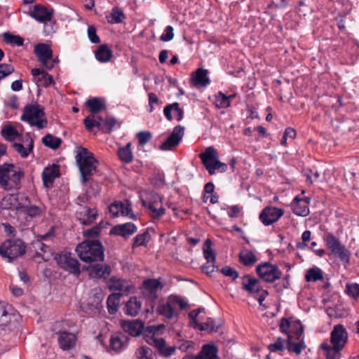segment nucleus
I'll use <instances>...</instances> for the list:
<instances>
[{"mask_svg":"<svg viewBox=\"0 0 359 359\" xmlns=\"http://www.w3.org/2000/svg\"><path fill=\"white\" fill-rule=\"evenodd\" d=\"M241 279L243 290L255 297L257 295V299L259 304L262 305V302L269 295V292L262 289L260 280L249 274L243 276Z\"/></svg>","mask_w":359,"mask_h":359,"instance_id":"obj_7","label":"nucleus"},{"mask_svg":"<svg viewBox=\"0 0 359 359\" xmlns=\"http://www.w3.org/2000/svg\"><path fill=\"white\" fill-rule=\"evenodd\" d=\"M292 334L294 336V339L299 340L303 333V327L299 320L292 322L291 328Z\"/></svg>","mask_w":359,"mask_h":359,"instance_id":"obj_58","label":"nucleus"},{"mask_svg":"<svg viewBox=\"0 0 359 359\" xmlns=\"http://www.w3.org/2000/svg\"><path fill=\"white\" fill-rule=\"evenodd\" d=\"M153 355L152 350L147 346H142L135 352L137 359H153Z\"/></svg>","mask_w":359,"mask_h":359,"instance_id":"obj_52","label":"nucleus"},{"mask_svg":"<svg viewBox=\"0 0 359 359\" xmlns=\"http://www.w3.org/2000/svg\"><path fill=\"white\" fill-rule=\"evenodd\" d=\"M11 311V305L0 302V334L2 336L9 334L15 337L13 329L15 327L17 316Z\"/></svg>","mask_w":359,"mask_h":359,"instance_id":"obj_6","label":"nucleus"},{"mask_svg":"<svg viewBox=\"0 0 359 359\" xmlns=\"http://www.w3.org/2000/svg\"><path fill=\"white\" fill-rule=\"evenodd\" d=\"M348 341V332L342 325L338 324L333 327L330 333V343L344 348Z\"/></svg>","mask_w":359,"mask_h":359,"instance_id":"obj_17","label":"nucleus"},{"mask_svg":"<svg viewBox=\"0 0 359 359\" xmlns=\"http://www.w3.org/2000/svg\"><path fill=\"white\" fill-rule=\"evenodd\" d=\"M284 214L283 209L276 207H266L259 215V219L265 226H269L277 222Z\"/></svg>","mask_w":359,"mask_h":359,"instance_id":"obj_15","label":"nucleus"},{"mask_svg":"<svg viewBox=\"0 0 359 359\" xmlns=\"http://www.w3.org/2000/svg\"><path fill=\"white\" fill-rule=\"evenodd\" d=\"M147 341L149 344L155 346L159 353L164 357H170L174 354L176 350V348L173 346H167L166 342L163 338H156L153 336L147 340Z\"/></svg>","mask_w":359,"mask_h":359,"instance_id":"obj_21","label":"nucleus"},{"mask_svg":"<svg viewBox=\"0 0 359 359\" xmlns=\"http://www.w3.org/2000/svg\"><path fill=\"white\" fill-rule=\"evenodd\" d=\"M20 201L21 203L20 206L18 207V212L26 214L31 217L40 215L41 212V208L36 205H32L28 196L24 195L23 198L20 199Z\"/></svg>","mask_w":359,"mask_h":359,"instance_id":"obj_20","label":"nucleus"},{"mask_svg":"<svg viewBox=\"0 0 359 359\" xmlns=\"http://www.w3.org/2000/svg\"><path fill=\"white\" fill-rule=\"evenodd\" d=\"M160 282L157 279L149 278L144 280L141 287L143 297L149 302V306L153 309L158 298L157 292Z\"/></svg>","mask_w":359,"mask_h":359,"instance_id":"obj_13","label":"nucleus"},{"mask_svg":"<svg viewBox=\"0 0 359 359\" xmlns=\"http://www.w3.org/2000/svg\"><path fill=\"white\" fill-rule=\"evenodd\" d=\"M256 272L260 278L270 283L279 280L282 276V272L278 267L268 262L257 265Z\"/></svg>","mask_w":359,"mask_h":359,"instance_id":"obj_8","label":"nucleus"},{"mask_svg":"<svg viewBox=\"0 0 359 359\" xmlns=\"http://www.w3.org/2000/svg\"><path fill=\"white\" fill-rule=\"evenodd\" d=\"M320 348L325 351L326 359H340L343 348L327 343L321 344Z\"/></svg>","mask_w":359,"mask_h":359,"instance_id":"obj_36","label":"nucleus"},{"mask_svg":"<svg viewBox=\"0 0 359 359\" xmlns=\"http://www.w3.org/2000/svg\"><path fill=\"white\" fill-rule=\"evenodd\" d=\"M34 54L41 65L48 70L55 66V60L53 58V50L46 43H38L34 46Z\"/></svg>","mask_w":359,"mask_h":359,"instance_id":"obj_11","label":"nucleus"},{"mask_svg":"<svg viewBox=\"0 0 359 359\" xmlns=\"http://www.w3.org/2000/svg\"><path fill=\"white\" fill-rule=\"evenodd\" d=\"M60 175L59 167L56 165H53L50 167L46 168L42 173L43 182L46 187H50L55 178Z\"/></svg>","mask_w":359,"mask_h":359,"instance_id":"obj_30","label":"nucleus"},{"mask_svg":"<svg viewBox=\"0 0 359 359\" xmlns=\"http://www.w3.org/2000/svg\"><path fill=\"white\" fill-rule=\"evenodd\" d=\"M22 141V143L15 142L13 147L22 158H25L33 151L34 141L29 133L23 136Z\"/></svg>","mask_w":359,"mask_h":359,"instance_id":"obj_19","label":"nucleus"},{"mask_svg":"<svg viewBox=\"0 0 359 359\" xmlns=\"http://www.w3.org/2000/svg\"><path fill=\"white\" fill-rule=\"evenodd\" d=\"M42 143L46 147L55 150L60 147L62 140L50 134H47L42 138Z\"/></svg>","mask_w":359,"mask_h":359,"instance_id":"obj_44","label":"nucleus"},{"mask_svg":"<svg viewBox=\"0 0 359 359\" xmlns=\"http://www.w3.org/2000/svg\"><path fill=\"white\" fill-rule=\"evenodd\" d=\"M125 18L126 15L123 11L118 7H114L110 15L107 17V21L111 24H118L122 22Z\"/></svg>","mask_w":359,"mask_h":359,"instance_id":"obj_46","label":"nucleus"},{"mask_svg":"<svg viewBox=\"0 0 359 359\" xmlns=\"http://www.w3.org/2000/svg\"><path fill=\"white\" fill-rule=\"evenodd\" d=\"M205 169L210 175H212L215 173L216 170H219L221 172H225L227 170V165L226 164L220 162L219 158H217L211 164L207 165V168Z\"/></svg>","mask_w":359,"mask_h":359,"instance_id":"obj_51","label":"nucleus"},{"mask_svg":"<svg viewBox=\"0 0 359 359\" xmlns=\"http://www.w3.org/2000/svg\"><path fill=\"white\" fill-rule=\"evenodd\" d=\"M199 158L206 168L207 165L211 164L212 162L219 158V155L213 147H208L203 152H201L199 154Z\"/></svg>","mask_w":359,"mask_h":359,"instance_id":"obj_32","label":"nucleus"},{"mask_svg":"<svg viewBox=\"0 0 359 359\" xmlns=\"http://www.w3.org/2000/svg\"><path fill=\"white\" fill-rule=\"evenodd\" d=\"M286 340L282 339L281 337H278L276 342L271 344L268 346V348L271 352H276L277 351H283L284 349V342Z\"/></svg>","mask_w":359,"mask_h":359,"instance_id":"obj_62","label":"nucleus"},{"mask_svg":"<svg viewBox=\"0 0 359 359\" xmlns=\"http://www.w3.org/2000/svg\"><path fill=\"white\" fill-rule=\"evenodd\" d=\"M36 247L39 248L41 250V251L43 253V255L41 256L42 259L44 262L48 261L53 255L51 248L48 245H46L42 242H36Z\"/></svg>","mask_w":359,"mask_h":359,"instance_id":"obj_56","label":"nucleus"},{"mask_svg":"<svg viewBox=\"0 0 359 359\" xmlns=\"http://www.w3.org/2000/svg\"><path fill=\"white\" fill-rule=\"evenodd\" d=\"M137 231L136 226L131 223L128 222L122 224H117L110 230L111 235L120 236L123 238L128 237Z\"/></svg>","mask_w":359,"mask_h":359,"instance_id":"obj_27","label":"nucleus"},{"mask_svg":"<svg viewBox=\"0 0 359 359\" xmlns=\"http://www.w3.org/2000/svg\"><path fill=\"white\" fill-rule=\"evenodd\" d=\"M149 236V235L148 231H144L142 233L138 234L135 238L133 248H135L139 246L145 245L146 243L147 242Z\"/></svg>","mask_w":359,"mask_h":359,"instance_id":"obj_61","label":"nucleus"},{"mask_svg":"<svg viewBox=\"0 0 359 359\" xmlns=\"http://www.w3.org/2000/svg\"><path fill=\"white\" fill-rule=\"evenodd\" d=\"M325 241L327 248L333 255L339 257L341 262L348 263L350 259L348 250L333 234H327Z\"/></svg>","mask_w":359,"mask_h":359,"instance_id":"obj_10","label":"nucleus"},{"mask_svg":"<svg viewBox=\"0 0 359 359\" xmlns=\"http://www.w3.org/2000/svg\"><path fill=\"white\" fill-rule=\"evenodd\" d=\"M1 134L6 140L9 142H13L20 136L17 130L11 125L4 126L1 128Z\"/></svg>","mask_w":359,"mask_h":359,"instance_id":"obj_42","label":"nucleus"},{"mask_svg":"<svg viewBox=\"0 0 359 359\" xmlns=\"http://www.w3.org/2000/svg\"><path fill=\"white\" fill-rule=\"evenodd\" d=\"M184 134V128L180 125L175 126L173 128L172 133L160 146V149L162 151L172 150L175 148L182 141Z\"/></svg>","mask_w":359,"mask_h":359,"instance_id":"obj_14","label":"nucleus"},{"mask_svg":"<svg viewBox=\"0 0 359 359\" xmlns=\"http://www.w3.org/2000/svg\"><path fill=\"white\" fill-rule=\"evenodd\" d=\"M117 123L118 121L114 117L110 116H107L103 122L102 128V132L105 133H110Z\"/></svg>","mask_w":359,"mask_h":359,"instance_id":"obj_53","label":"nucleus"},{"mask_svg":"<svg viewBox=\"0 0 359 359\" xmlns=\"http://www.w3.org/2000/svg\"><path fill=\"white\" fill-rule=\"evenodd\" d=\"M89 276L93 278L104 280L107 279L111 273V267L107 264H92L88 269Z\"/></svg>","mask_w":359,"mask_h":359,"instance_id":"obj_25","label":"nucleus"},{"mask_svg":"<svg viewBox=\"0 0 359 359\" xmlns=\"http://www.w3.org/2000/svg\"><path fill=\"white\" fill-rule=\"evenodd\" d=\"M27 245L20 238H11L0 245V255L12 262L26 252Z\"/></svg>","mask_w":359,"mask_h":359,"instance_id":"obj_5","label":"nucleus"},{"mask_svg":"<svg viewBox=\"0 0 359 359\" xmlns=\"http://www.w3.org/2000/svg\"><path fill=\"white\" fill-rule=\"evenodd\" d=\"M76 337L74 334L65 331L58 335L57 342L60 348L68 351L76 345Z\"/></svg>","mask_w":359,"mask_h":359,"instance_id":"obj_28","label":"nucleus"},{"mask_svg":"<svg viewBox=\"0 0 359 359\" xmlns=\"http://www.w3.org/2000/svg\"><path fill=\"white\" fill-rule=\"evenodd\" d=\"M131 146V142H128L126 146L119 147L117 151L119 159L125 163H130L133 161V154Z\"/></svg>","mask_w":359,"mask_h":359,"instance_id":"obj_37","label":"nucleus"},{"mask_svg":"<svg viewBox=\"0 0 359 359\" xmlns=\"http://www.w3.org/2000/svg\"><path fill=\"white\" fill-rule=\"evenodd\" d=\"M20 119L27 122L31 126H36L38 129L46 128L48 123L47 119L45 118L43 107L36 102L27 104L24 107Z\"/></svg>","mask_w":359,"mask_h":359,"instance_id":"obj_4","label":"nucleus"},{"mask_svg":"<svg viewBox=\"0 0 359 359\" xmlns=\"http://www.w3.org/2000/svg\"><path fill=\"white\" fill-rule=\"evenodd\" d=\"M25 172L13 163L0 165V188L6 191H18Z\"/></svg>","mask_w":359,"mask_h":359,"instance_id":"obj_1","label":"nucleus"},{"mask_svg":"<svg viewBox=\"0 0 359 359\" xmlns=\"http://www.w3.org/2000/svg\"><path fill=\"white\" fill-rule=\"evenodd\" d=\"M137 137L138 138L139 144L144 146L151 139V134L149 132L142 131L137 133Z\"/></svg>","mask_w":359,"mask_h":359,"instance_id":"obj_64","label":"nucleus"},{"mask_svg":"<svg viewBox=\"0 0 359 359\" xmlns=\"http://www.w3.org/2000/svg\"><path fill=\"white\" fill-rule=\"evenodd\" d=\"M119 293H113L110 294L107 300V309L110 314H114L117 312L120 303Z\"/></svg>","mask_w":359,"mask_h":359,"instance_id":"obj_41","label":"nucleus"},{"mask_svg":"<svg viewBox=\"0 0 359 359\" xmlns=\"http://www.w3.org/2000/svg\"><path fill=\"white\" fill-rule=\"evenodd\" d=\"M215 105L218 108H227L230 106L227 96L222 92L215 95Z\"/></svg>","mask_w":359,"mask_h":359,"instance_id":"obj_55","label":"nucleus"},{"mask_svg":"<svg viewBox=\"0 0 359 359\" xmlns=\"http://www.w3.org/2000/svg\"><path fill=\"white\" fill-rule=\"evenodd\" d=\"M222 273L227 277L232 278L233 280L238 277V273L234 269L226 266L221 269Z\"/></svg>","mask_w":359,"mask_h":359,"instance_id":"obj_63","label":"nucleus"},{"mask_svg":"<svg viewBox=\"0 0 359 359\" xmlns=\"http://www.w3.org/2000/svg\"><path fill=\"white\" fill-rule=\"evenodd\" d=\"M76 163L82 177V182H88L91 177L96 172V159L93 153L87 149L81 147L76 156Z\"/></svg>","mask_w":359,"mask_h":359,"instance_id":"obj_3","label":"nucleus"},{"mask_svg":"<svg viewBox=\"0 0 359 359\" xmlns=\"http://www.w3.org/2000/svg\"><path fill=\"white\" fill-rule=\"evenodd\" d=\"M217 352L218 350L215 346L205 344L203 346L200 353L196 355L198 359H219Z\"/></svg>","mask_w":359,"mask_h":359,"instance_id":"obj_34","label":"nucleus"},{"mask_svg":"<svg viewBox=\"0 0 359 359\" xmlns=\"http://www.w3.org/2000/svg\"><path fill=\"white\" fill-rule=\"evenodd\" d=\"M128 339V337L125 334H114L110 338V347L115 351H120L126 347Z\"/></svg>","mask_w":359,"mask_h":359,"instance_id":"obj_31","label":"nucleus"},{"mask_svg":"<svg viewBox=\"0 0 359 359\" xmlns=\"http://www.w3.org/2000/svg\"><path fill=\"white\" fill-rule=\"evenodd\" d=\"M53 14V9L48 8L41 4H36L29 10V15L39 22L50 21Z\"/></svg>","mask_w":359,"mask_h":359,"instance_id":"obj_16","label":"nucleus"},{"mask_svg":"<svg viewBox=\"0 0 359 359\" xmlns=\"http://www.w3.org/2000/svg\"><path fill=\"white\" fill-rule=\"evenodd\" d=\"M220 325V324H216L215 320L210 318H208L206 322L203 323H196L198 330L201 331L206 330L210 332H217Z\"/></svg>","mask_w":359,"mask_h":359,"instance_id":"obj_47","label":"nucleus"},{"mask_svg":"<svg viewBox=\"0 0 359 359\" xmlns=\"http://www.w3.org/2000/svg\"><path fill=\"white\" fill-rule=\"evenodd\" d=\"M239 261L244 266H252L257 262L255 254L250 250H243L239 255Z\"/></svg>","mask_w":359,"mask_h":359,"instance_id":"obj_45","label":"nucleus"},{"mask_svg":"<svg viewBox=\"0 0 359 359\" xmlns=\"http://www.w3.org/2000/svg\"><path fill=\"white\" fill-rule=\"evenodd\" d=\"M142 203L148 209L149 214L153 219L158 220L165 213V209L162 206V198L159 194H151L149 201L142 199Z\"/></svg>","mask_w":359,"mask_h":359,"instance_id":"obj_9","label":"nucleus"},{"mask_svg":"<svg viewBox=\"0 0 359 359\" xmlns=\"http://www.w3.org/2000/svg\"><path fill=\"white\" fill-rule=\"evenodd\" d=\"M323 275L322 271L318 268H312L306 271L305 279L307 282L317 281L322 280Z\"/></svg>","mask_w":359,"mask_h":359,"instance_id":"obj_50","label":"nucleus"},{"mask_svg":"<svg viewBox=\"0 0 359 359\" xmlns=\"http://www.w3.org/2000/svg\"><path fill=\"white\" fill-rule=\"evenodd\" d=\"M91 114H97L106 108L104 102L98 97H92L86 102Z\"/></svg>","mask_w":359,"mask_h":359,"instance_id":"obj_38","label":"nucleus"},{"mask_svg":"<svg viewBox=\"0 0 359 359\" xmlns=\"http://www.w3.org/2000/svg\"><path fill=\"white\" fill-rule=\"evenodd\" d=\"M110 281L109 287L111 290H118L119 292L129 291L130 287L126 280L121 279L114 280L111 278Z\"/></svg>","mask_w":359,"mask_h":359,"instance_id":"obj_49","label":"nucleus"},{"mask_svg":"<svg viewBox=\"0 0 359 359\" xmlns=\"http://www.w3.org/2000/svg\"><path fill=\"white\" fill-rule=\"evenodd\" d=\"M294 339L293 335H289L286 339L287 349L290 352H294L297 354L301 353L302 350L305 348L303 341L299 342H293L292 339Z\"/></svg>","mask_w":359,"mask_h":359,"instance_id":"obj_43","label":"nucleus"},{"mask_svg":"<svg viewBox=\"0 0 359 359\" xmlns=\"http://www.w3.org/2000/svg\"><path fill=\"white\" fill-rule=\"evenodd\" d=\"M208 71L198 68L191 74V82L196 87H205L210 83L208 77Z\"/></svg>","mask_w":359,"mask_h":359,"instance_id":"obj_29","label":"nucleus"},{"mask_svg":"<svg viewBox=\"0 0 359 359\" xmlns=\"http://www.w3.org/2000/svg\"><path fill=\"white\" fill-rule=\"evenodd\" d=\"M4 39L7 43L15 44L17 46H22L24 40L20 36L13 35L8 32H5L3 34Z\"/></svg>","mask_w":359,"mask_h":359,"instance_id":"obj_54","label":"nucleus"},{"mask_svg":"<svg viewBox=\"0 0 359 359\" xmlns=\"http://www.w3.org/2000/svg\"><path fill=\"white\" fill-rule=\"evenodd\" d=\"M212 242L210 240L207 239L204 243L203 255L204 257L208 262L215 263L216 255L212 248Z\"/></svg>","mask_w":359,"mask_h":359,"instance_id":"obj_48","label":"nucleus"},{"mask_svg":"<svg viewBox=\"0 0 359 359\" xmlns=\"http://www.w3.org/2000/svg\"><path fill=\"white\" fill-rule=\"evenodd\" d=\"M123 330L130 336H140L144 327V323L140 320L123 321L121 323Z\"/></svg>","mask_w":359,"mask_h":359,"instance_id":"obj_24","label":"nucleus"},{"mask_svg":"<svg viewBox=\"0 0 359 359\" xmlns=\"http://www.w3.org/2000/svg\"><path fill=\"white\" fill-rule=\"evenodd\" d=\"M24 194L18 193L17 194H8L0 201V212L3 214L4 210H16L18 207L20 206V199L23 198Z\"/></svg>","mask_w":359,"mask_h":359,"instance_id":"obj_18","label":"nucleus"},{"mask_svg":"<svg viewBox=\"0 0 359 359\" xmlns=\"http://www.w3.org/2000/svg\"><path fill=\"white\" fill-rule=\"evenodd\" d=\"M15 69L11 64H0V81L14 72Z\"/></svg>","mask_w":359,"mask_h":359,"instance_id":"obj_59","label":"nucleus"},{"mask_svg":"<svg viewBox=\"0 0 359 359\" xmlns=\"http://www.w3.org/2000/svg\"><path fill=\"white\" fill-rule=\"evenodd\" d=\"M55 259L58 265L67 271L79 276L81 273L80 264L69 252L57 254Z\"/></svg>","mask_w":359,"mask_h":359,"instance_id":"obj_12","label":"nucleus"},{"mask_svg":"<svg viewBox=\"0 0 359 359\" xmlns=\"http://www.w3.org/2000/svg\"><path fill=\"white\" fill-rule=\"evenodd\" d=\"M76 218L83 225L87 226L91 224L97 216V212L95 209L88 207H81L76 211Z\"/></svg>","mask_w":359,"mask_h":359,"instance_id":"obj_22","label":"nucleus"},{"mask_svg":"<svg viewBox=\"0 0 359 359\" xmlns=\"http://www.w3.org/2000/svg\"><path fill=\"white\" fill-rule=\"evenodd\" d=\"M309 203L310 198L308 197L301 198L299 196H296L292 203L293 213L301 217L307 216L309 214Z\"/></svg>","mask_w":359,"mask_h":359,"instance_id":"obj_26","label":"nucleus"},{"mask_svg":"<svg viewBox=\"0 0 359 359\" xmlns=\"http://www.w3.org/2000/svg\"><path fill=\"white\" fill-rule=\"evenodd\" d=\"M172 304V303L170 302V299L169 298L167 302L158 306V313L168 319H171L174 316H177V312L175 311Z\"/></svg>","mask_w":359,"mask_h":359,"instance_id":"obj_39","label":"nucleus"},{"mask_svg":"<svg viewBox=\"0 0 359 359\" xmlns=\"http://www.w3.org/2000/svg\"><path fill=\"white\" fill-rule=\"evenodd\" d=\"M32 74L38 86L48 87L54 83L53 76L40 68L32 69Z\"/></svg>","mask_w":359,"mask_h":359,"instance_id":"obj_23","label":"nucleus"},{"mask_svg":"<svg viewBox=\"0 0 359 359\" xmlns=\"http://www.w3.org/2000/svg\"><path fill=\"white\" fill-rule=\"evenodd\" d=\"M95 57L100 62H106L111 58L112 51L106 44H103L101 45L95 52Z\"/></svg>","mask_w":359,"mask_h":359,"instance_id":"obj_40","label":"nucleus"},{"mask_svg":"<svg viewBox=\"0 0 359 359\" xmlns=\"http://www.w3.org/2000/svg\"><path fill=\"white\" fill-rule=\"evenodd\" d=\"M141 306L142 302L138 301L137 297H130L125 305V313L128 316H136L139 313Z\"/></svg>","mask_w":359,"mask_h":359,"instance_id":"obj_35","label":"nucleus"},{"mask_svg":"<svg viewBox=\"0 0 359 359\" xmlns=\"http://www.w3.org/2000/svg\"><path fill=\"white\" fill-rule=\"evenodd\" d=\"M346 292L354 299H358L359 298V284L347 283L346 285Z\"/></svg>","mask_w":359,"mask_h":359,"instance_id":"obj_57","label":"nucleus"},{"mask_svg":"<svg viewBox=\"0 0 359 359\" xmlns=\"http://www.w3.org/2000/svg\"><path fill=\"white\" fill-rule=\"evenodd\" d=\"M76 252L84 262L91 264L104 259V247L99 240L83 241L76 246Z\"/></svg>","mask_w":359,"mask_h":359,"instance_id":"obj_2","label":"nucleus"},{"mask_svg":"<svg viewBox=\"0 0 359 359\" xmlns=\"http://www.w3.org/2000/svg\"><path fill=\"white\" fill-rule=\"evenodd\" d=\"M292 322H290L287 318H282L280 323V330L282 333H284L287 335V338H288L289 335L292 334V330H290L291 328Z\"/></svg>","mask_w":359,"mask_h":359,"instance_id":"obj_60","label":"nucleus"},{"mask_svg":"<svg viewBox=\"0 0 359 359\" xmlns=\"http://www.w3.org/2000/svg\"><path fill=\"white\" fill-rule=\"evenodd\" d=\"M172 110L177 113V121H180L184 117V111L182 108L180 107V104L178 102H174L172 104H168L164 107L163 113L166 118L168 121L172 120Z\"/></svg>","mask_w":359,"mask_h":359,"instance_id":"obj_33","label":"nucleus"}]
</instances>
